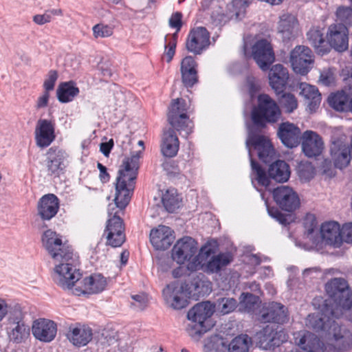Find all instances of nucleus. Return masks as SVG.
<instances>
[{
  "label": "nucleus",
  "mask_w": 352,
  "mask_h": 352,
  "mask_svg": "<svg viewBox=\"0 0 352 352\" xmlns=\"http://www.w3.org/2000/svg\"><path fill=\"white\" fill-rule=\"evenodd\" d=\"M329 298L323 301L320 313L309 314L307 325L316 331H324L331 333L338 319L345 315L352 305L351 292L347 281L342 278L331 279L325 285Z\"/></svg>",
  "instance_id": "1"
},
{
  "label": "nucleus",
  "mask_w": 352,
  "mask_h": 352,
  "mask_svg": "<svg viewBox=\"0 0 352 352\" xmlns=\"http://www.w3.org/2000/svg\"><path fill=\"white\" fill-rule=\"evenodd\" d=\"M280 116L281 111L274 100L267 94L258 95L257 105L253 108L251 113L252 124L248 127L246 147H254L258 152L259 160L265 164L273 160L275 151L270 141L259 133L266 127L267 123L277 122Z\"/></svg>",
  "instance_id": "2"
},
{
  "label": "nucleus",
  "mask_w": 352,
  "mask_h": 352,
  "mask_svg": "<svg viewBox=\"0 0 352 352\" xmlns=\"http://www.w3.org/2000/svg\"><path fill=\"white\" fill-rule=\"evenodd\" d=\"M43 245L49 254L60 263L55 267V282L64 289H71L81 278L77 268L78 261L72 249L62 241L61 236L52 230H46L42 236Z\"/></svg>",
  "instance_id": "3"
},
{
  "label": "nucleus",
  "mask_w": 352,
  "mask_h": 352,
  "mask_svg": "<svg viewBox=\"0 0 352 352\" xmlns=\"http://www.w3.org/2000/svg\"><path fill=\"white\" fill-rule=\"evenodd\" d=\"M187 113L185 100L177 98L172 101L168 113V121L173 128L164 133L161 144V151L165 157H173L179 151V141L175 129L184 132L183 136L186 138L192 132L193 124Z\"/></svg>",
  "instance_id": "4"
},
{
  "label": "nucleus",
  "mask_w": 352,
  "mask_h": 352,
  "mask_svg": "<svg viewBox=\"0 0 352 352\" xmlns=\"http://www.w3.org/2000/svg\"><path fill=\"white\" fill-rule=\"evenodd\" d=\"M138 144L142 146V149L132 153L130 157H126L118 170L115 183V201L120 208L126 207L133 192L135 181L138 174L139 160L144 149L142 140L138 141Z\"/></svg>",
  "instance_id": "5"
},
{
  "label": "nucleus",
  "mask_w": 352,
  "mask_h": 352,
  "mask_svg": "<svg viewBox=\"0 0 352 352\" xmlns=\"http://www.w3.org/2000/svg\"><path fill=\"white\" fill-rule=\"evenodd\" d=\"M305 236L316 247L323 244L339 247L342 244V229L336 221L324 222L321 225L320 235L317 221L313 216L307 217L305 222Z\"/></svg>",
  "instance_id": "6"
},
{
  "label": "nucleus",
  "mask_w": 352,
  "mask_h": 352,
  "mask_svg": "<svg viewBox=\"0 0 352 352\" xmlns=\"http://www.w3.org/2000/svg\"><path fill=\"white\" fill-rule=\"evenodd\" d=\"M248 149V155L250 160L252 173L256 175L255 179L258 184L262 186L267 187L270 184V179L279 183L287 182L290 176L289 165L283 160H276L270 164L267 175L265 170L253 158L250 151Z\"/></svg>",
  "instance_id": "7"
},
{
  "label": "nucleus",
  "mask_w": 352,
  "mask_h": 352,
  "mask_svg": "<svg viewBox=\"0 0 352 352\" xmlns=\"http://www.w3.org/2000/svg\"><path fill=\"white\" fill-rule=\"evenodd\" d=\"M212 305L208 302H202L195 305L190 309L187 318L191 321L188 324V333L194 338H199L210 329L208 320L213 314Z\"/></svg>",
  "instance_id": "8"
},
{
  "label": "nucleus",
  "mask_w": 352,
  "mask_h": 352,
  "mask_svg": "<svg viewBox=\"0 0 352 352\" xmlns=\"http://www.w3.org/2000/svg\"><path fill=\"white\" fill-rule=\"evenodd\" d=\"M115 201V199H113ZM115 204H110L108 206V213L110 217L104 230L103 237L106 239V244L113 248L121 246L125 241L124 228L122 219L118 215V212H113L115 207L120 210H123ZM125 208H124V209Z\"/></svg>",
  "instance_id": "9"
},
{
  "label": "nucleus",
  "mask_w": 352,
  "mask_h": 352,
  "mask_svg": "<svg viewBox=\"0 0 352 352\" xmlns=\"http://www.w3.org/2000/svg\"><path fill=\"white\" fill-rule=\"evenodd\" d=\"M329 156L335 168L342 170L352 158L350 146L344 135H333L329 144Z\"/></svg>",
  "instance_id": "10"
},
{
  "label": "nucleus",
  "mask_w": 352,
  "mask_h": 352,
  "mask_svg": "<svg viewBox=\"0 0 352 352\" xmlns=\"http://www.w3.org/2000/svg\"><path fill=\"white\" fill-rule=\"evenodd\" d=\"M8 333L10 339L21 343L30 336V327L23 320V314L20 309H15L10 313L8 320Z\"/></svg>",
  "instance_id": "11"
},
{
  "label": "nucleus",
  "mask_w": 352,
  "mask_h": 352,
  "mask_svg": "<svg viewBox=\"0 0 352 352\" xmlns=\"http://www.w3.org/2000/svg\"><path fill=\"white\" fill-rule=\"evenodd\" d=\"M256 344L265 350L274 349L287 340V334L282 329L277 330L267 325L255 336Z\"/></svg>",
  "instance_id": "12"
},
{
  "label": "nucleus",
  "mask_w": 352,
  "mask_h": 352,
  "mask_svg": "<svg viewBox=\"0 0 352 352\" xmlns=\"http://www.w3.org/2000/svg\"><path fill=\"white\" fill-rule=\"evenodd\" d=\"M187 284H179L178 283H172L167 285L163 289V296L167 303L175 309H181L188 305V295L191 292H188Z\"/></svg>",
  "instance_id": "13"
},
{
  "label": "nucleus",
  "mask_w": 352,
  "mask_h": 352,
  "mask_svg": "<svg viewBox=\"0 0 352 352\" xmlns=\"http://www.w3.org/2000/svg\"><path fill=\"white\" fill-rule=\"evenodd\" d=\"M290 63L296 73L307 74L314 63L312 51L304 45L296 46L291 52Z\"/></svg>",
  "instance_id": "14"
},
{
  "label": "nucleus",
  "mask_w": 352,
  "mask_h": 352,
  "mask_svg": "<svg viewBox=\"0 0 352 352\" xmlns=\"http://www.w3.org/2000/svg\"><path fill=\"white\" fill-rule=\"evenodd\" d=\"M273 199L280 209L293 212L299 208L300 202L298 194L287 186H280L272 191Z\"/></svg>",
  "instance_id": "15"
},
{
  "label": "nucleus",
  "mask_w": 352,
  "mask_h": 352,
  "mask_svg": "<svg viewBox=\"0 0 352 352\" xmlns=\"http://www.w3.org/2000/svg\"><path fill=\"white\" fill-rule=\"evenodd\" d=\"M67 155L65 151L56 146L50 148L46 154L44 165L49 176L59 177L65 168L64 161Z\"/></svg>",
  "instance_id": "16"
},
{
  "label": "nucleus",
  "mask_w": 352,
  "mask_h": 352,
  "mask_svg": "<svg viewBox=\"0 0 352 352\" xmlns=\"http://www.w3.org/2000/svg\"><path fill=\"white\" fill-rule=\"evenodd\" d=\"M302 151L309 158L320 156L324 148L322 138L316 131L307 130L301 136Z\"/></svg>",
  "instance_id": "17"
},
{
  "label": "nucleus",
  "mask_w": 352,
  "mask_h": 352,
  "mask_svg": "<svg viewBox=\"0 0 352 352\" xmlns=\"http://www.w3.org/2000/svg\"><path fill=\"white\" fill-rule=\"evenodd\" d=\"M252 56L263 71H267L275 60L270 43L265 39L258 41L252 47Z\"/></svg>",
  "instance_id": "18"
},
{
  "label": "nucleus",
  "mask_w": 352,
  "mask_h": 352,
  "mask_svg": "<svg viewBox=\"0 0 352 352\" xmlns=\"http://www.w3.org/2000/svg\"><path fill=\"white\" fill-rule=\"evenodd\" d=\"M259 320L263 323H286L289 320L287 308L280 302H270L261 311Z\"/></svg>",
  "instance_id": "19"
},
{
  "label": "nucleus",
  "mask_w": 352,
  "mask_h": 352,
  "mask_svg": "<svg viewBox=\"0 0 352 352\" xmlns=\"http://www.w3.org/2000/svg\"><path fill=\"white\" fill-rule=\"evenodd\" d=\"M210 44V34L206 28L197 27L192 29L186 39V47L188 52L201 54Z\"/></svg>",
  "instance_id": "20"
},
{
  "label": "nucleus",
  "mask_w": 352,
  "mask_h": 352,
  "mask_svg": "<svg viewBox=\"0 0 352 352\" xmlns=\"http://www.w3.org/2000/svg\"><path fill=\"white\" fill-rule=\"evenodd\" d=\"M197 242L190 236L179 240L172 250V258L179 264L190 261L197 253Z\"/></svg>",
  "instance_id": "21"
},
{
  "label": "nucleus",
  "mask_w": 352,
  "mask_h": 352,
  "mask_svg": "<svg viewBox=\"0 0 352 352\" xmlns=\"http://www.w3.org/2000/svg\"><path fill=\"white\" fill-rule=\"evenodd\" d=\"M349 30L344 25H331L327 33V43L335 50L342 52L349 47Z\"/></svg>",
  "instance_id": "22"
},
{
  "label": "nucleus",
  "mask_w": 352,
  "mask_h": 352,
  "mask_svg": "<svg viewBox=\"0 0 352 352\" xmlns=\"http://www.w3.org/2000/svg\"><path fill=\"white\" fill-rule=\"evenodd\" d=\"M294 336L296 344L301 349L295 352H322L323 351L324 344L316 335L311 332L300 331L295 333Z\"/></svg>",
  "instance_id": "23"
},
{
  "label": "nucleus",
  "mask_w": 352,
  "mask_h": 352,
  "mask_svg": "<svg viewBox=\"0 0 352 352\" xmlns=\"http://www.w3.org/2000/svg\"><path fill=\"white\" fill-rule=\"evenodd\" d=\"M302 134L298 126L289 122L280 124L277 131L282 144L290 148L296 147L300 143Z\"/></svg>",
  "instance_id": "24"
},
{
  "label": "nucleus",
  "mask_w": 352,
  "mask_h": 352,
  "mask_svg": "<svg viewBox=\"0 0 352 352\" xmlns=\"http://www.w3.org/2000/svg\"><path fill=\"white\" fill-rule=\"evenodd\" d=\"M175 236L173 230L166 226H159L152 229L150 233V241L156 250H165L173 243Z\"/></svg>",
  "instance_id": "25"
},
{
  "label": "nucleus",
  "mask_w": 352,
  "mask_h": 352,
  "mask_svg": "<svg viewBox=\"0 0 352 352\" xmlns=\"http://www.w3.org/2000/svg\"><path fill=\"white\" fill-rule=\"evenodd\" d=\"M57 332V327L50 320L40 318L35 320L32 325V333L38 340L50 342L54 339Z\"/></svg>",
  "instance_id": "26"
},
{
  "label": "nucleus",
  "mask_w": 352,
  "mask_h": 352,
  "mask_svg": "<svg viewBox=\"0 0 352 352\" xmlns=\"http://www.w3.org/2000/svg\"><path fill=\"white\" fill-rule=\"evenodd\" d=\"M35 139L36 144L41 148H45L55 139L54 124L52 121L40 119L35 129Z\"/></svg>",
  "instance_id": "27"
},
{
  "label": "nucleus",
  "mask_w": 352,
  "mask_h": 352,
  "mask_svg": "<svg viewBox=\"0 0 352 352\" xmlns=\"http://www.w3.org/2000/svg\"><path fill=\"white\" fill-rule=\"evenodd\" d=\"M288 69L281 64H276L270 69L269 82L276 94H282L288 82Z\"/></svg>",
  "instance_id": "28"
},
{
  "label": "nucleus",
  "mask_w": 352,
  "mask_h": 352,
  "mask_svg": "<svg viewBox=\"0 0 352 352\" xmlns=\"http://www.w3.org/2000/svg\"><path fill=\"white\" fill-rule=\"evenodd\" d=\"M92 329L86 325L76 324L70 325L67 333L68 340L75 346L87 345L92 339Z\"/></svg>",
  "instance_id": "29"
},
{
  "label": "nucleus",
  "mask_w": 352,
  "mask_h": 352,
  "mask_svg": "<svg viewBox=\"0 0 352 352\" xmlns=\"http://www.w3.org/2000/svg\"><path fill=\"white\" fill-rule=\"evenodd\" d=\"M37 209L43 220H50L58 211L59 200L54 194L45 195L39 199Z\"/></svg>",
  "instance_id": "30"
},
{
  "label": "nucleus",
  "mask_w": 352,
  "mask_h": 352,
  "mask_svg": "<svg viewBox=\"0 0 352 352\" xmlns=\"http://www.w3.org/2000/svg\"><path fill=\"white\" fill-rule=\"evenodd\" d=\"M107 285L106 278L100 274H94L82 280V287L76 288L75 294H98L102 292Z\"/></svg>",
  "instance_id": "31"
},
{
  "label": "nucleus",
  "mask_w": 352,
  "mask_h": 352,
  "mask_svg": "<svg viewBox=\"0 0 352 352\" xmlns=\"http://www.w3.org/2000/svg\"><path fill=\"white\" fill-rule=\"evenodd\" d=\"M197 67V64L191 56H186L181 62L182 80L187 88L193 87L198 82Z\"/></svg>",
  "instance_id": "32"
},
{
  "label": "nucleus",
  "mask_w": 352,
  "mask_h": 352,
  "mask_svg": "<svg viewBox=\"0 0 352 352\" xmlns=\"http://www.w3.org/2000/svg\"><path fill=\"white\" fill-rule=\"evenodd\" d=\"M278 30L283 42L287 43L294 39L297 35L298 30V21L296 18L292 14H283L278 22Z\"/></svg>",
  "instance_id": "33"
},
{
  "label": "nucleus",
  "mask_w": 352,
  "mask_h": 352,
  "mask_svg": "<svg viewBox=\"0 0 352 352\" xmlns=\"http://www.w3.org/2000/svg\"><path fill=\"white\" fill-rule=\"evenodd\" d=\"M232 260L233 256L230 253H219L212 256L206 264H203L202 269L206 273H218L228 265Z\"/></svg>",
  "instance_id": "34"
},
{
  "label": "nucleus",
  "mask_w": 352,
  "mask_h": 352,
  "mask_svg": "<svg viewBox=\"0 0 352 352\" xmlns=\"http://www.w3.org/2000/svg\"><path fill=\"white\" fill-rule=\"evenodd\" d=\"M300 90V94L308 100L307 107L311 111H314L321 102V94L318 88L306 82H300L298 85Z\"/></svg>",
  "instance_id": "35"
},
{
  "label": "nucleus",
  "mask_w": 352,
  "mask_h": 352,
  "mask_svg": "<svg viewBox=\"0 0 352 352\" xmlns=\"http://www.w3.org/2000/svg\"><path fill=\"white\" fill-rule=\"evenodd\" d=\"M330 105L337 111L352 113V94L344 91H338L329 98Z\"/></svg>",
  "instance_id": "36"
},
{
  "label": "nucleus",
  "mask_w": 352,
  "mask_h": 352,
  "mask_svg": "<svg viewBox=\"0 0 352 352\" xmlns=\"http://www.w3.org/2000/svg\"><path fill=\"white\" fill-rule=\"evenodd\" d=\"M79 92V89L76 86L74 82H64L58 85L56 89V96L59 102L67 103L72 101Z\"/></svg>",
  "instance_id": "37"
},
{
  "label": "nucleus",
  "mask_w": 352,
  "mask_h": 352,
  "mask_svg": "<svg viewBox=\"0 0 352 352\" xmlns=\"http://www.w3.org/2000/svg\"><path fill=\"white\" fill-rule=\"evenodd\" d=\"M307 36L309 43L314 47L316 53L324 55L329 52V45L320 30L314 29L310 30L307 32Z\"/></svg>",
  "instance_id": "38"
},
{
  "label": "nucleus",
  "mask_w": 352,
  "mask_h": 352,
  "mask_svg": "<svg viewBox=\"0 0 352 352\" xmlns=\"http://www.w3.org/2000/svg\"><path fill=\"white\" fill-rule=\"evenodd\" d=\"M331 333L340 350L345 351L352 346V333L349 331L342 329L338 323L333 327Z\"/></svg>",
  "instance_id": "39"
},
{
  "label": "nucleus",
  "mask_w": 352,
  "mask_h": 352,
  "mask_svg": "<svg viewBox=\"0 0 352 352\" xmlns=\"http://www.w3.org/2000/svg\"><path fill=\"white\" fill-rule=\"evenodd\" d=\"M162 201L166 210L174 212L180 206L181 199L175 188L168 189L162 197Z\"/></svg>",
  "instance_id": "40"
},
{
  "label": "nucleus",
  "mask_w": 352,
  "mask_h": 352,
  "mask_svg": "<svg viewBox=\"0 0 352 352\" xmlns=\"http://www.w3.org/2000/svg\"><path fill=\"white\" fill-rule=\"evenodd\" d=\"M251 343V338L248 335H240L228 344L227 352H248Z\"/></svg>",
  "instance_id": "41"
},
{
  "label": "nucleus",
  "mask_w": 352,
  "mask_h": 352,
  "mask_svg": "<svg viewBox=\"0 0 352 352\" xmlns=\"http://www.w3.org/2000/svg\"><path fill=\"white\" fill-rule=\"evenodd\" d=\"M228 344L223 339L217 335L206 340L204 352H227Z\"/></svg>",
  "instance_id": "42"
},
{
  "label": "nucleus",
  "mask_w": 352,
  "mask_h": 352,
  "mask_svg": "<svg viewBox=\"0 0 352 352\" xmlns=\"http://www.w3.org/2000/svg\"><path fill=\"white\" fill-rule=\"evenodd\" d=\"M259 300V298L250 293H242L240 296V307L245 311L252 312L255 309Z\"/></svg>",
  "instance_id": "43"
},
{
  "label": "nucleus",
  "mask_w": 352,
  "mask_h": 352,
  "mask_svg": "<svg viewBox=\"0 0 352 352\" xmlns=\"http://www.w3.org/2000/svg\"><path fill=\"white\" fill-rule=\"evenodd\" d=\"M336 16L340 22L339 25H344L347 28H352V8L340 6L336 10Z\"/></svg>",
  "instance_id": "44"
},
{
  "label": "nucleus",
  "mask_w": 352,
  "mask_h": 352,
  "mask_svg": "<svg viewBox=\"0 0 352 352\" xmlns=\"http://www.w3.org/2000/svg\"><path fill=\"white\" fill-rule=\"evenodd\" d=\"M237 305L236 300L230 297L219 298L217 302V309L223 314L232 312L236 308Z\"/></svg>",
  "instance_id": "45"
},
{
  "label": "nucleus",
  "mask_w": 352,
  "mask_h": 352,
  "mask_svg": "<svg viewBox=\"0 0 352 352\" xmlns=\"http://www.w3.org/2000/svg\"><path fill=\"white\" fill-rule=\"evenodd\" d=\"M217 248V243L216 241H209L203 245L197 255V261L201 263L204 260L208 258L212 254H214Z\"/></svg>",
  "instance_id": "46"
},
{
  "label": "nucleus",
  "mask_w": 352,
  "mask_h": 352,
  "mask_svg": "<svg viewBox=\"0 0 352 352\" xmlns=\"http://www.w3.org/2000/svg\"><path fill=\"white\" fill-rule=\"evenodd\" d=\"M187 162L186 160L175 161L172 160L164 164V169L166 170L170 175H179L186 168Z\"/></svg>",
  "instance_id": "47"
},
{
  "label": "nucleus",
  "mask_w": 352,
  "mask_h": 352,
  "mask_svg": "<svg viewBox=\"0 0 352 352\" xmlns=\"http://www.w3.org/2000/svg\"><path fill=\"white\" fill-rule=\"evenodd\" d=\"M280 103L289 113L294 111L298 107V101L295 96L290 93H283L280 98Z\"/></svg>",
  "instance_id": "48"
},
{
  "label": "nucleus",
  "mask_w": 352,
  "mask_h": 352,
  "mask_svg": "<svg viewBox=\"0 0 352 352\" xmlns=\"http://www.w3.org/2000/svg\"><path fill=\"white\" fill-rule=\"evenodd\" d=\"M267 212L270 217L275 219L282 225L287 226L291 221V215H285L277 208L267 207Z\"/></svg>",
  "instance_id": "49"
},
{
  "label": "nucleus",
  "mask_w": 352,
  "mask_h": 352,
  "mask_svg": "<svg viewBox=\"0 0 352 352\" xmlns=\"http://www.w3.org/2000/svg\"><path fill=\"white\" fill-rule=\"evenodd\" d=\"M93 33L96 38L108 37L112 35L113 28L109 25L99 23L93 27Z\"/></svg>",
  "instance_id": "50"
},
{
  "label": "nucleus",
  "mask_w": 352,
  "mask_h": 352,
  "mask_svg": "<svg viewBox=\"0 0 352 352\" xmlns=\"http://www.w3.org/2000/svg\"><path fill=\"white\" fill-rule=\"evenodd\" d=\"M58 79V73L56 70H50L44 81L43 87L45 91L50 92L53 90L55 83Z\"/></svg>",
  "instance_id": "51"
},
{
  "label": "nucleus",
  "mask_w": 352,
  "mask_h": 352,
  "mask_svg": "<svg viewBox=\"0 0 352 352\" xmlns=\"http://www.w3.org/2000/svg\"><path fill=\"white\" fill-rule=\"evenodd\" d=\"M164 58L166 62L170 63L175 54L176 45L174 41L167 42V36L164 37Z\"/></svg>",
  "instance_id": "52"
},
{
  "label": "nucleus",
  "mask_w": 352,
  "mask_h": 352,
  "mask_svg": "<svg viewBox=\"0 0 352 352\" xmlns=\"http://www.w3.org/2000/svg\"><path fill=\"white\" fill-rule=\"evenodd\" d=\"M250 0H232V5L235 12L236 18L243 14L246 8L248 6Z\"/></svg>",
  "instance_id": "53"
},
{
  "label": "nucleus",
  "mask_w": 352,
  "mask_h": 352,
  "mask_svg": "<svg viewBox=\"0 0 352 352\" xmlns=\"http://www.w3.org/2000/svg\"><path fill=\"white\" fill-rule=\"evenodd\" d=\"M298 175L301 179L309 180L314 177V168L311 164H302L298 168Z\"/></svg>",
  "instance_id": "54"
},
{
  "label": "nucleus",
  "mask_w": 352,
  "mask_h": 352,
  "mask_svg": "<svg viewBox=\"0 0 352 352\" xmlns=\"http://www.w3.org/2000/svg\"><path fill=\"white\" fill-rule=\"evenodd\" d=\"M116 342L117 340L114 336H111L108 333H103L98 342V347H101L102 349H104Z\"/></svg>",
  "instance_id": "55"
},
{
  "label": "nucleus",
  "mask_w": 352,
  "mask_h": 352,
  "mask_svg": "<svg viewBox=\"0 0 352 352\" xmlns=\"http://www.w3.org/2000/svg\"><path fill=\"white\" fill-rule=\"evenodd\" d=\"M342 229V242L352 243V222L345 223Z\"/></svg>",
  "instance_id": "56"
},
{
  "label": "nucleus",
  "mask_w": 352,
  "mask_h": 352,
  "mask_svg": "<svg viewBox=\"0 0 352 352\" xmlns=\"http://www.w3.org/2000/svg\"><path fill=\"white\" fill-rule=\"evenodd\" d=\"M182 14L181 12H177L173 13L169 19V25L179 31L182 26Z\"/></svg>",
  "instance_id": "57"
},
{
  "label": "nucleus",
  "mask_w": 352,
  "mask_h": 352,
  "mask_svg": "<svg viewBox=\"0 0 352 352\" xmlns=\"http://www.w3.org/2000/svg\"><path fill=\"white\" fill-rule=\"evenodd\" d=\"M50 13L46 12L43 14H36L33 16V21L37 25H44L51 21Z\"/></svg>",
  "instance_id": "58"
},
{
  "label": "nucleus",
  "mask_w": 352,
  "mask_h": 352,
  "mask_svg": "<svg viewBox=\"0 0 352 352\" xmlns=\"http://www.w3.org/2000/svg\"><path fill=\"white\" fill-rule=\"evenodd\" d=\"M50 98V94L47 91H44L43 94L39 96L37 99L36 108L37 109L44 108L47 106Z\"/></svg>",
  "instance_id": "59"
},
{
  "label": "nucleus",
  "mask_w": 352,
  "mask_h": 352,
  "mask_svg": "<svg viewBox=\"0 0 352 352\" xmlns=\"http://www.w3.org/2000/svg\"><path fill=\"white\" fill-rule=\"evenodd\" d=\"M97 167L100 171L99 177L102 183H107L110 179V175L107 173V168L101 163L98 162Z\"/></svg>",
  "instance_id": "60"
},
{
  "label": "nucleus",
  "mask_w": 352,
  "mask_h": 352,
  "mask_svg": "<svg viewBox=\"0 0 352 352\" xmlns=\"http://www.w3.org/2000/svg\"><path fill=\"white\" fill-rule=\"evenodd\" d=\"M113 146V139H111L108 142L100 143V151L105 157H109Z\"/></svg>",
  "instance_id": "61"
},
{
  "label": "nucleus",
  "mask_w": 352,
  "mask_h": 352,
  "mask_svg": "<svg viewBox=\"0 0 352 352\" xmlns=\"http://www.w3.org/2000/svg\"><path fill=\"white\" fill-rule=\"evenodd\" d=\"M132 299L134 300L135 302L139 303V306L140 308H144L147 302V298L145 294H135L131 296Z\"/></svg>",
  "instance_id": "62"
},
{
  "label": "nucleus",
  "mask_w": 352,
  "mask_h": 352,
  "mask_svg": "<svg viewBox=\"0 0 352 352\" xmlns=\"http://www.w3.org/2000/svg\"><path fill=\"white\" fill-rule=\"evenodd\" d=\"M8 313V305L4 299L0 298V322L6 316Z\"/></svg>",
  "instance_id": "63"
},
{
  "label": "nucleus",
  "mask_w": 352,
  "mask_h": 352,
  "mask_svg": "<svg viewBox=\"0 0 352 352\" xmlns=\"http://www.w3.org/2000/svg\"><path fill=\"white\" fill-rule=\"evenodd\" d=\"M116 100V105L122 107L125 103V96L122 91H117L114 94Z\"/></svg>",
  "instance_id": "64"
}]
</instances>
